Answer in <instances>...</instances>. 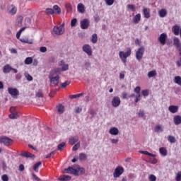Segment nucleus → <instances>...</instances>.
Here are the masks:
<instances>
[{"mask_svg":"<svg viewBox=\"0 0 181 181\" xmlns=\"http://www.w3.org/2000/svg\"><path fill=\"white\" fill-rule=\"evenodd\" d=\"M64 33V23L59 26L55 25L53 28L52 35L55 36H60Z\"/></svg>","mask_w":181,"mask_h":181,"instance_id":"obj_1","label":"nucleus"},{"mask_svg":"<svg viewBox=\"0 0 181 181\" xmlns=\"http://www.w3.org/2000/svg\"><path fill=\"white\" fill-rule=\"evenodd\" d=\"M130 56H131V49H128L126 52H124L123 51H120L119 52V57H120L123 63H127V59Z\"/></svg>","mask_w":181,"mask_h":181,"instance_id":"obj_2","label":"nucleus"},{"mask_svg":"<svg viewBox=\"0 0 181 181\" xmlns=\"http://www.w3.org/2000/svg\"><path fill=\"white\" fill-rule=\"evenodd\" d=\"M59 78H60V76L59 75L54 76V75L52 74L51 73L49 76V81H50L51 86H54L55 87L59 86V83L60 81Z\"/></svg>","mask_w":181,"mask_h":181,"instance_id":"obj_3","label":"nucleus"},{"mask_svg":"<svg viewBox=\"0 0 181 181\" xmlns=\"http://www.w3.org/2000/svg\"><path fill=\"white\" fill-rule=\"evenodd\" d=\"M12 142H13V140L8 136L0 137V144H3L5 146H9Z\"/></svg>","mask_w":181,"mask_h":181,"instance_id":"obj_4","label":"nucleus"},{"mask_svg":"<svg viewBox=\"0 0 181 181\" xmlns=\"http://www.w3.org/2000/svg\"><path fill=\"white\" fill-rule=\"evenodd\" d=\"M144 53H145V47H140L136 52V59L139 61L142 60V57H144Z\"/></svg>","mask_w":181,"mask_h":181,"instance_id":"obj_5","label":"nucleus"},{"mask_svg":"<svg viewBox=\"0 0 181 181\" xmlns=\"http://www.w3.org/2000/svg\"><path fill=\"white\" fill-rule=\"evenodd\" d=\"M64 173H68L69 175H74V176H78V170L72 167H69L64 170Z\"/></svg>","mask_w":181,"mask_h":181,"instance_id":"obj_6","label":"nucleus"},{"mask_svg":"<svg viewBox=\"0 0 181 181\" xmlns=\"http://www.w3.org/2000/svg\"><path fill=\"white\" fill-rule=\"evenodd\" d=\"M8 91L13 98H16L19 95V90L16 88H8Z\"/></svg>","mask_w":181,"mask_h":181,"instance_id":"obj_7","label":"nucleus"},{"mask_svg":"<svg viewBox=\"0 0 181 181\" xmlns=\"http://www.w3.org/2000/svg\"><path fill=\"white\" fill-rule=\"evenodd\" d=\"M166 39H168V35L166 33H162L158 38V42H160V45L165 46L166 45Z\"/></svg>","mask_w":181,"mask_h":181,"instance_id":"obj_8","label":"nucleus"},{"mask_svg":"<svg viewBox=\"0 0 181 181\" xmlns=\"http://www.w3.org/2000/svg\"><path fill=\"white\" fill-rule=\"evenodd\" d=\"M122 173H124V168L119 166L115 168L113 176L114 177H119Z\"/></svg>","mask_w":181,"mask_h":181,"instance_id":"obj_9","label":"nucleus"},{"mask_svg":"<svg viewBox=\"0 0 181 181\" xmlns=\"http://www.w3.org/2000/svg\"><path fill=\"white\" fill-rule=\"evenodd\" d=\"M121 104V99L119 97L115 96L112 100V107H115V108H117V107H119Z\"/></svg>","mask_w":181,"mask_h":181,"instance_id":"obj_10","label":"nucleus"},{"mask_svg":"<svg viewBox=\"0 0 181 181\" xmlns=\"http://www.w3.org/2000/svg\"><path fill=\"white\" fill-rule=\"evenodd\" d=\"M83 52H85L86 54H88V56H91V54H93L91 47L89 45H83Z\"/></svg>","mask_w":181,"mask_h":181,"instance_id":"obj_11","label":"nucleus"},{"mask_svg":"<svg viewBox=\"0 0 181 181\" xmlns=\"http://www.w3.org/2000/svg\"><path fill=\"white\" fill-rule=\"evenodd\" d=\"M89 25H90V21L87 18H85L81 21V28L82 29H88Z\"/></svg>","mask_w":181,"mask_h":181,"instance_id":"obj_12","label":"nucleus"},{"mask_svg":"<svg viewBox=\"0 0 181 181\" xmlns=\"http://www.w3.org/2000/svg\"><path fill=\"white\" fill-rule=\"evenodd\" d=\"M59 66L62 67L61 69L62 71H67V70H69V64L64 63V60H62L59 62Z\"/></svg>","mask_w":181,"mask_h":181,"instance_id":"obj_13","label":"nucleus"},{"mask_svg":"<svg viewBox=\"0 0 181 181\" xmlns=\"http://www.w3.org/2000/svg\"><path fill=\"white\" fill-rule=\"evenodd\" d=\"M168 111L172 114H176L179 111V106L177 105H170L168 107Z\"/></svg>","mask_w":181,"mask_h":181,"instance_id":"obj_14","label":"nucleus"},{"mask_svg":"<svg viewBox=\"0 0 181 181\" xmlns=\"http://www.w3.org/2000/svg\"><path fill=\"white\" fill-rule=\"evenodd\" d=\"M180 25H175L173 27V32L175 36H179V34L180 33Z\"/></svg>","mask_w":181,"mask_h":181,"instance_id":"obj_15","label":"nucleus"},{"mask_svg":"<svg viewBox=\"0 0 181 181\" xmlns=\"http://www.w3.org/2000/svg\"><path fill=\"white\" fill-rule=\"evenodd\" d=\"M11 71H12V66H11V65L6 64L3 67V73H4V74H8L11 73Z\"/></svg>","mask_w":181,"mask_h":181,"instance_id":"obj_16","label":"nucleus"},{"mask_svg":"<svg viewBox=\"0 0 181 181\" xmlns=\"http://www.w3.org/2000/svg\"><path fill=\"white\" fill-rule=\"evenodd\" d=\"M16 7L13 5H11L8 8V13H10V15H15V13H16Z\"/></svg>","mask_w":181,"mask_h":181,"instance_id":"obj_17","label":"nucleus"},{"mask_svg":"<svg viewBox=\"0 0 181 181\" xmlns=\"http://www.w3.org/2000/svg\"><path fill=\"white\" fill-rule=\"evenodd\" d=\"M77 142H78V136H71L69 139V145H74Z\"/></svg>","mask_w":181,"mask_h":181,"instance_id":"obj_18","label":"nucleus"},{"mask_svg":"<svg viewBox=\"0 0 181 181\" xmlns=\"http://www.w3.org/2000/svg\"><path fill=\"white\" fill-rule=\"evenodd\" d=\"M173 45L177 48L181 47L180 40L177 37H174V38H173Z\"/></svg>","mask_w":181,"mask_h":181,"instance_id":"obj_19","label":"nucleus"},{"mask_svg":"<svg viewBox=\"0 0 181 181\" xmlns=\"http://www.w3.org/2000/svg\"><path fill=\"white\" fill-rule=\"evenodd\" d=\"M173 121H174L175 125H180V124H181V116L180 115L174 116Z\"/></svg>","mask_w":181,"mask_h":181,"instance_id":"obj_20","label":"nucleus"},{"mask_svg":"<svg viewBox=\"0 0 181 181\" xmlns=\"http://www.w3.org/2000/svg\"><path fill=\"white\" fill-rule=\"evenodd\" d=\"M109 134H110V135H118V134H119V130H118V128L117 127H113L111 128L109 131Z\"/></svg>","mask_w":181,"mask_h":181,"instance_id":"obj_21","label":"nucleus"},{"mask_svg":"<svg viewBox=\"0 0 181 181\" xmlns=\"http://www.w3.org/2000/svg\"><path fill=\"white\" fill-rule=\"evenodd\" d=\"M21 156H23L24 158H35V155L32 154V153H30L28 151H24L21 153Z\"/></svg>","mask_w":181,"mask_h":181,"instance_id":"obj_22","label":"nucleus"},{"mask_svg":"<svg viewBox=\"0 0 181 181\" xmlns=\"http://www.w3.org/2000/svg\"><path fill=\"white\" fill-rule=\"evenodd\" d=\"M143 13H144V18H146V19H149V18H151V12H149V10H148V8H144Z\"/></svg>","mask_w":181,"mask_h":181,"instance_id":"obj_23","label":"nucleus"},{"mask_svg":"<svg viewBox=\"0 0 181 181\" xmlns=\"http://www.w3.org/2000/svg\"><path fill=\"white\" fill-rule=\"evenodd\" d=\"M155 132H157V134H159V132H163V127L162 124H157L154 128Z\"/></svg>","mask_w":181,"mask_h":181,"instance_id":"obj_24","label":"nucleus"},{"mask_svg":"<svg viewBox=\"0 0 181 181\" xmlns=\"http://www.w3.org/2000/svg\"><path fill=\"white\" fill-rule=\"evenodd\" d=\"M158 15H159L160 18H165V16H166V15H168V11H166V9H165V8H162L161 10H160L158 11Z\"/></svg>","mask_w":181,"mask_h":181,"instance_id":"obj_25","label":"nucleus"},{"mask_svg":"<svg viewBox=\"0 0 181 181\" xmlns=\"http://www.w3.org/2000/svg\"><path fill=\"white\" fill-rule=\"evenodd\" d=\"M78 11L80 12V13H84L86 12V10L84 9V5L81 3H79L77 6Z\"/></svg>","mask_w":181,"mask_h":181,"instance_id":"obj_26","label":"nucleus"},{"mask_svg":"<svg viewBox=\"0 0 181 181\" xmlns=\"http://www.w3.org/2000/svg\"><path fill=\"white\" fill-rule=\"evenodd\" d=\"M159 152L162 156H168V150H166V148L161 147L159 148Z\"/></svg>","mask_w":181,"mask_h":181,"instance_id":"obj_27","label":"nucleus"},{"mask_svg":"<svg viewBox=\"0 0 181 181\" xmlns=\"http://www.w3.org/2000/svg\"><path fill=\"white\" fill-rule=\"evenodd\" d=\"M22 22H23V17H22V16H18L16 19L17 26H18V28L22 26Z\"/></svg>","mask_w":181,"mask_h":181,"instance_id":"obj_28","label":"nucleus"},{"mask_svg":"<svg viewBox=\"0 0 181 181\" xmlns=\"http://www.w3.org/2000/svg\"><path fill=\"white\" fill-rule=\"evenodd\" d=\"M84 67L88 71L91 69V62H90V60H86L84 62Z\"/></svg>","mask_w":181,"mask_h":181,"instance_id":"obj_29","label":"nucleus"},{"mask_svg":"<svg viewBox=\"0 0 181 181\" xmlns=\"http://www.w3.org/2000/svg\"><path fill=\"white\" fill-rule=\"evenodd\" d=\"M57 110L59 114H63V112H64V106L62 104H59L57 106Z\"/></svg>","mask_w":181,"mask_h":181,"instance_id":"obj_30","label":"nucleus"},{"mask_svg":"<svg viewBox=\"0 0 181 181\" xmlns=\"http://www.w3.org/2000/svg\"><path fill=\"white\" fill-rule=\"evenodd\" d=\"M53 9H54V13H57L58 15H60L62 13V8H60L59 6L57 5L53 6Z\"/></svg>","mask_w":181,"mask_h":181,"instance_id":"obj_31","label":"nucleus"},{"mask_svg":"<svg viewBox=\"0 0 181 181\" xmlns=\"http://www.w3.org/2000/svg\"><path fill=\"white\" fill-rule=\"evenodd\" d=\"M158 73L156 70L150 71L148 72V78H152V77H155V76H157Z\"/></svg>","mask_w":181,"mask_h":181,"instance_id":"obj_32","label":"nucleus"},{"mask_svg":"<svg viewBox=\"0 0 181 181\" xmlns=\"http://www.w3.org/2000/svg\"><path fill=\"white\" fill-rule=\"evenodd\" d=\"M59 180L60 181H69V180H71V177L70 175H64L62 177L59 178Z\"/></svg>","mask_w":181,"mask_h":181,"instance_id":"obj_33","label":"nucleus"},{"mask_svg":"<svg viewBox=\"0 0 181 181\" xmlns=\"http://www.w3.org/2000/svg\"><path fill=\"white\" fill-rule=\"evenodd\" d=\"M84 95V93L76 94V95H70L69 98L74 99V98H80V97H83Z\"/></svg>","mask_w":181,"mask_h":181,"instance_id":"obj_34","label":"nucleus"},{"mask_svg":"<svg viewBox=\"0 0 181 181\" xmlns=\"http://www.w3.org/2000/svg\"><path fill=\"white\" fill-rule=\"evenodd\" d=\"M42 165V161H39L37 163H35L33 166V170L35 172H39V166Z\"/></svg>","mask_w":181,"mask_h":181,"instance_id":"obj_35","label":"nucleus"},{"mask_svg":"<svg viewBox=\"0 0 181 181\" xmlns=\"http://www.w3.org/2000/svg\"><path fill=\"white\" fill-rule=\"evenodd\" d=\"M98 41V37L97 36V34H93L92 35V38H91V42L92 43H97V42Z\"/></svg>","mask_w":181,"mask_h":181,"instance_id":"obj_36","label":"nucleus"},{"mask_svg":"<svg viewBox=\"0 0 181 181\" xmlns=\"http://www.w3.org/2000/svg\"><path fill=\"white\" fill-rule=\"evenodd\" d=\"M168 141H169L170 144H175L176 142V138L173 136H168Z\"/></svg>","mask_w":181,"mask_h":181,"instance_id":"obj_37","label":"nucleus"},{"mask_svg":"<svg viewBox=\"0 0 181 181\" xmlns=\"http://www.w3.org/2000/svg\"><path fill=\"white\" fill-rule=\"evenodd\" d=\"M174 81L176 84H178V86H181V77L177 76L175 77Z\"/></svg>","mask_w":181,"mask_h":181,"instance_id":"obj_38","label":"nucleus"},{"mask_svg":"<svg viewBox=\"0 0 181 181\" xmlns=\"http://www.w3.org/2000/svg\"><path fill=\"white\" fill-rule=\"evenodd\" d=\"M18 117L19 115H18V112H13L9 115V118H11V119H16Z\"/></svg>","mask_w":181,"mask_h":181,"instance_id":"obj_39","label":"nucleus"},{"mask_svg":"<svg viewBox=\"0 0 181 181\" xmlns=\"http://www.w3.org/2000/svg\"><path fill=\"white\" fill-rule=\"evenodd\" d=\"M33 62V59H32V57H27L25 59V64H32V63Z\"/></svg>","mask_w":181,"mask_h":181,"instance_id":"obj_40","label":"nucleus"},{"mask_svg":"<svg viewBox=\"0 0 181 181\" xmlns=\"http://www.w3.org/2000/svg\"><path fill=\"white\" fill-rule=\"evenodd\" d=\"M87 159V155L84 153H81L79 154V160H86Z\"/></svg>","mask_w":181,"mask_h":181,"instance_id":"obj_41","label":"nucleus"},{"mask_svg":"<svg viewBox=\"0 0 181 181\" xmlns=\"http://www.w3.org/2000/svg\"><path fill=\"white\" fill-rule=\"evenodd\" d=\"M139 21H141V15L139 13L135 16L134 18V23H138Z\"/></svg>","mask_w":181,"mask_h":181,"instance_id":"obj_42","label":"nucleus"},{"mask_svg":"<svg viewBox=\"0 0 181 181\" xmlns=\"http://www.w3.org/2000/svg\"><path fill=\"white\" fill-rule=\"evenodd\" d=\"M65 147H66V142H62L58 145L57 149L58 151H62V149H63V148H65Z\"/></svg>","mask_w":181,"mask_h":181,"instance_id":"obj_43","label":"nucleus"},{"mask_svg":"<svg viewBox=\"0 0 181 181\" xmlns=\"http://www.w3.org/2000/svg\"><path fill=\"white\" fill-rule=\"evenodd\" d=\"M76 169L78 170V173L79 172L80 175H84V173H86V170H84V168H80L79 165H78Z\"/></svg>","mask_w":181,"mask_h":181,"instance_id":"obj_44","label":"nucleus"},{"mask_svg":"<svg viewBox=\"0 0 181 181\" xmlns=\"http://www.w3.org/2000/svg\"><path fill=\"white\" fill-rule=\"evenodd\" d=\"M115 0H105L106 5H107V6H111V5L114 4Z\"/></svg>","mask_w":181,"mask_h":181,"instance_id":"obj_45","label":"nucleus"},{"mask_svg":"<svg viewBox=\"0 0 181 181\" xmlns=\"http://www.w3.org/2000/svg\"><path fill=\"white\" fill-rule=\"evenodd\" d=\"M23 43H29V45H32L33 41H29L28 39L22 38L20 40Z\"/></svg>","mask_w":181,"mask_h":181,"instance_id":"obj_46","label":"nucleus"},{"mask_svg":"<svg viewBox=\"0 0 181 181\" xmlns=\"http://www.w3.org/2000/svg\"><path fill=\"white\" fill-rule=\"evenodd\" d=\"M78 148H80V142H78L76 144H75L73 146L72 151L74 152V151H77L78 149Z\"/></svg>","mask_w":181,"mask_h":181,"instance_id":"obj_47","label":"nucleus"},{"mask_svg":"<svg viewBox=\"0 0 181 181\" xmlns=\"http://www.w3.org/2000/svg\"><path fill=\"white\" fill-rule=\"evenodd\" d=\"M46 12L49 15H53V13H54V10L53 8H46Z\"/></svg>","mask_w":181,"mask_h":181,"instance_id":"obj_48","label":"nucleus"},{"mask_svg":"<svg viewBox=\"0 0 181 181\" xmlns=\"http://www.w3.org/2000/svg\"><path fill=\"white\" fill-rule=\"evenodd\" d=\"M141 94L144 95V97H148V95H149V90H144L141 91Z\"/></svg>","mask_w":181,"mask_h":181,"instance_id":"obj_49","label":"nucleus"},{"mask_svg":"<svg viewBox=\"0 0 181 181\" xmlns=\"http://www.w3.org/2000/svg\"><path fill=\"white\" fill-rule=\"evenodd\" d=\"M76 23H77V18H73L71 21V26L74 28V26H76Z\"/></svg>","mask_w":181,"mask_h":181,"instance_id":"obj_50","label":"nucleus"},{"mask_svg":"<svg viewBox=\"0 0 181 181\" xmlns=\"http://www.w3.org/2000/svg\"><path fill=\"white\" fill-rule=\"evenodd\" d=\"M69 84H70V81H66L63 83H61V86L62 87V88H66V87H67V86H69Z\"/></svg>","mask_w":181,"mask_h":181,"instance_id":"obj_51","label":"nucleus"},{"mask_svg":"<svg viewBox=\"0 0 181 181\" xmlns=\"http://www.w3.org/2000/svg\"><path fill=\"white\" fill-rule=\"evenodd\" d=\"M1 180L3 181H8L9 180V177H8V175L4 174L1 176Z\"/></svg>","mask_w":181,"mask_h":181,"instance_id":"obj_52","label":"nucleus"},{"mask_svg":"<svg viewBox=\"0 0 181 181\" xmlns=\"http://www.w3.org/2000/svg\"><path fill=\"white\" fill-rule=\"evenodd\" d=\"M36 97H37L38 98H40L42 97H43V93H42L41 90H39L38 92L36 93Z\"/></svg>","mask_w":181,"mask_h":181,"instance_id":"obj_53","label":"nucleus"},{"mask_svg":"<svg viewBox=\"0 0 181 181\" xmlns=\"http://www.w3.org/2000/svg\"><path fill=\"white\" fill-rule=\"evenodd\" d=\"M40 52H41V53H46L47 52V48L46 47H41L40 48Z\"/></svg>","mask_w":181,"mask_h":181,"instance_id":"obj_54","label":"nucleus"},{"mask_svg":"<svg viewBox=\"0 0 181 181\" xmlns=\"http://www.w3.org/2000/svg\"><path fill=\"white\" fill-rule=\"evenodd\" d=\"M134 93H136V94L139 95L141 94V87L137 86L134 88Z\"/></svg>","mask_w":181,"mask_h":181,"instance_id":"obj_55","label":"nucleus"},{"mask_svg":"<svg viewBox=\"0 0 181 181\" xmlns=\"http://www.w3.org/2000/svg\"><path fill=\"white\" fill-rule=\"evenodd\" d=\"M150 181H156V176L154 175H151L148 177Z\"/></svg>","mask_w":181,"mask_h":181,"instance_id":"obj_56","label":"nucleus"},{"mask_svg":"<svg viewBox=\"0 0 181 181\" xmlns=\"http://www.w3.org/2000/svg\"><path fill=\"white\" fill-rule=\"evenodd\" d=\"M25 78H27V80H28V81H32V80H33V77H32V76H30V74H27L25 75Z\"/></svg>","mask_w":181,"mask_h":181,"instance_id":"obj_57","label":"nucleus"},{"mask_svg":"<svg viewBox=\"0 0 181 181\" xmlns=\"http://www.w3.org/2000/svg\"><path fill=\"white\" fill-rule=\"evenodd\" d=\"M175 180L177 181H180L181 180V172L177 173Z\"/></svg>","mask_w":181,"mask_h":181,"instance_id":"obj_58","label":"nucleus"},{"mask_svg":"<svg viewBox=\"0 0 181 181\" xmlns=\"http://www.w3.org/2000/svg\"><path fill=\"white\" fill-rule=\"evenodd\" d=\"M127 9H130L131 11H134L135 9V6L132 4L127 5Z\"/></svg>","mask_w":181,"mask_h":181,"instance_id":"obj_59","label":"nucleus"},{"mask_svg":"<svg viewBox=\"0 0 181 181\" xmlns=\"http://www.w3.org/2000/svg\"><path fill=\"white\" fill-rule=\"evenodd\" d=\"M33 179H34V180H36V181H42V180H40V178L37 177L35 174H33Z\"/></svg>","mask_w":181,"mask_h":181,"instance_id":"obj_60","label":"nucleus"},{"mask_svg":"<svg viewBox=\"0 0 181 181\" xmlns=\"http://www.w3.org/2000/svg\"><path fill=\"white\" fill-rule=\"evenodd\" d=\"M54 153H56V151H52L50 153H49L47 156H46V159H49V158H51V156H53V155H54Z\"/></svg>","mask_w":181,"mask_h":181,"instance_id":"obj_61","label":"nucleus"},{"mask_svg":"<svg viewBox=\"0 0 181 181\" xmlns=\"http://www.w3.org/2000/svg\"><path fill=\"white\" fill-rule=\"evenodd\" d=\"M139 117H144L145 115V112H144V110H139V113H138Z\"/></svg>","mask_w":181,"mask_h":181,"instance_id":"obj_62","label":"nucleus"},{"mask_svg":"<svg viewBox=\"0 0 181 181\" xmlns=\"http://www.w3.org/2000/svg\"><path fill=\"white\" fill-rule=\"evenodd\" d=\"M138 101H141V94H139L136 96L135 103H138Z\"/></svg>","mask_w":181,"mask_h":181,"instance_id":"obj_63","label":"nucleus"},{"mask_svg":"<svg viewBox=\"0 0 181 181\" xmlns=\"http://www.w3.org/2000/svg\"><path fill=\"white\" fill-rule=\"evenodd\" d=\"M176 64L178 67H181V57L180 58V61L176 62Z\"/></svg>","mask_w":181,"mask_h":181,"instance_id":"obj_64","label":"nucleus"}]
</instances>
